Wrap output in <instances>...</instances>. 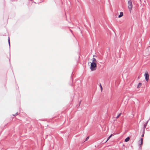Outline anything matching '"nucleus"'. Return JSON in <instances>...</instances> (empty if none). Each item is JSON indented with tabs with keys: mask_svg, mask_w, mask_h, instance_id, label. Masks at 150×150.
<instances>
[{
	"mask_svg": "<svg viewBox=\"0 0 150 150\" xmlns=\"http://www.w3.org/2000/svg\"><path fill=\"white\" fill-rule=\"evenodd\" d=\"M144 134H142V137H144Z\"/></svg>",
	"mask_w": 150,
	"mask_h": 150,
	"instance_id": "obj_17",
	"label": "nucleus"
},
{
	"mask_svg": "<svg viewBox=\"0 0 150 150\" xmlns=\"http://www.w3.org/2000/svg\"><path fill=\"white\" fill-rule=\"evenodd\" d=\"M96 62H97V61H96V59L95 58H93V62L92 63H96Z\"/></svg>",
	"mask_w": 150,
	"mask_h": 150,
	"instance_id": "obj_8",
	"label": "nucleus"
},
{
	"mask_svg": "<svg viewBox=\"0 0 150 150\" xmlns=\"http://www.w3.org/2000/svg\"><path fill=\"white\" fill-rule=\"evenodd\" d=\"M112 134H111L108 138L107 140H106V141H105L104 143H106L109 140V139L111 137Z\"/></svg>",
	"mask_w": 150,
	"mask_h": 150,
	"instance_id": "obj_10",
	"label": "nucleus"
},
{
	"mask_svg": "<svg viewBox=\"0 0 150 150\" xmlns=\"http://www.w3.org/2000/svg\"><path fill=\"white\" fill-rule=\"evenodd\" d=\"M18 112H16L15 114L14 115H13L14 116H15L17 115H18Z\"/></svg>",
	"mask_w": 150,
	"mask_h": 150,
	"instance_id": "obj_14",
	"label": "nucleus"
},
{
	"mask_svg": "<svg viewBox=\"0 0 150 150\" xmlns=\"http://www.w3.org/2000/svg\"><path fill=\"white\" fill-rule=\"evenodd\" d=\"M142 83H139L137 86V88H139L140 87V86H141L142 85Z\"/></svg>",
	"mask_w": 150,
	"mask_h": 150,
	"instance_id": "obj_13",
	"label": "nucleus"
},
{
	"mask_svg": "<svg viewBox=\"0 0 150 150\" xmlns=\"http://www.w3.org/2000/svg\"><path fill=\"white\" fill-rule=\"evenodd\" d=\"M121 114H122V113H120L116 117V119L119 118V117L121 115Z\"/></svg>",
	"mask_w": 150,
	"mask_h": 150,
	"instance_id": "obj_11",
	"label": "nucleus"
},
{
	"mask_svg": "<svg viewBox=\"0 0 150 150\" xmlns=\"http://www.w3.org/2000/svg\"><path fill=\"white\" fill-rule=\"evenodd\" d=\"M144 76L145 77L146 81H148L149 80V75L147 72H146L144 74Z\"/></svg>",
	"mask_w": 150,
	"mask_h": 150,
	"instance_id": "obj_3",
	"label": "nucleus"
},
{
	"mask_svg": "<svg viewBox=\"0 0 150 150\" xmlns=\"http://www.w3.org/2000/svg\"><path fill=\"white\" fill-rule=\"evenodd\" d=\"M128 8L129 9L130 11L132 9V2L131 0H129L128 1Z\"/></svg>",
	"mask_w": 150,
	"mask_h": 150,
	"instance_id": "obj_2",
	"label": "nucleus"
},
{
	"mask_svg": "<svg viewBox=\"0 0 150 150\" xmlns=\"http://www.w3.org/2000/svg\"><path fill=\"white\" fill-rule=\"evenodd\" d=\"M129 139H130L129 137H127L125 139V142H128L129 140Z\"/></svg>",
	"mask_w": 150,
	"mask_h": 150,
	"instance_id": "obj_9",
	"label": "nucleus"
},
{
	"mask_svg": "<svg viewBox=\"0 0 150 150\" xmlns=\"http://www.w3.org/2000/svg\"><path fill=\"white\" fill-rule=\"evenodd\" d=\"M148 120L146 122V123L144 124V129H143V133L144 134V131H145V128H146V125H147L148 123Z\"/></svg>",
	"mask_w": 150,
	"mask_h": 150,
	"instance_id": "obj_4",
	"label": "nucleus"
},
{
	"mask_svg": "<svg viewBox=\"0 0 150 150\" xmlns=\"http://www.w3.org/2000/svg\"><path fill=\"white\" fill-rule=\"evenodd\" d=\"M141 141V144L139 145V147H141V145L143 144V139L142 138H141L140 139Z\"/></svg>",
	"mask_w": 150,
	"mask_h": 150,
	"instance_id": "obj_6",
	"label": "nucleus"
},
{
	"mask_svg": "<svg viewBox=\"0 0 150 150\" xmlns=\"http://www.w3.org/2000/svg\"><path fill=\"white\" fill-rule=\"evenodd\" d=\"M123 12H121L120 13V15L118 16V18H120L123 16Z\"/></svg>",
	"mask_w": 150,
	"mask_h": 150,
	"instance_id": "obj_7",
	"label": "nucleus"
},
{
	"mask_svg": "<svg viewBox=\"0 0 150 150\" xmlns=\"http://www.w3.org/2000/svg\"><path fill=\"white\" fill-rule=\"evenodd\" d=\"M8 42L9 45V47H10V39H9V37L8 38Z\"/></svg>",
	"mask_w": 150,
	"mask_h": 150,
	"instance_id": "obj_12",
	"label": "nucleus"
},
{
	"mask_svg": "<svg viewBox=\"0 0 150 150\" xmlns=\"http://www.w3.org/2000/svg\"><path fill=\"white\" fill-rule=\"evenodd\" d=\"M146 51H149V52L147 53V55H149L150 54V46L146 50Z\"/></svg>",
	"mask_w": 150,
	"mask_h": 150,
	"instance_id": "obj_5",
	"label": "nucleus"
},
{
	"mask_svg": "<svg viewBox=\"0 0 150 150\" xmlns=\"http://www.w3.org/2000/svg\"><path fill=\"white\" fill-rule=\"evenodd\" d=\"M89 137H87L86 138V139L85 140V142L87 140L89 139Z\"/></svg>",
	"mask_w": 150,
	"mask_h": 150,
	"instance_id": "obj_16",
	"label": "nucleus"
},
{
	"mask_svg": "<svg viewBox=\"0 0 150 150\" xmlns=\"http://www.w3.org/2000/svg\"><path fill=\"white\" fill-rule=\"evenodd\" d=\"M96 63H91V64L90 69L91 71H93L96 69Z\"/></svg>",
	"mask_w": 150,
	"mask_h": 150,
	"instance_id": "obj_1",
	"label": "nucleus"
},
{
	"mask_svg": "<svg viewBox=\"0 0 150 150\" xmlns=\"http://www.w3.org/2000/svg\"><path fill=\"white\" fill-rule=\"evenodd\" d=\"M100 88L101 89V91H102V86L101 85V83H100Z\"/></svg>",
	"mask_w": 150,
	"mask_h": 150,
	"instance_id": "obj_15",
	"label": "nucleus"
}]
</instances>
